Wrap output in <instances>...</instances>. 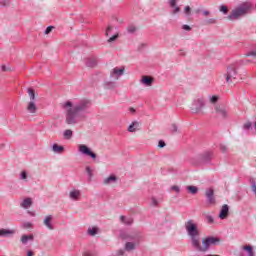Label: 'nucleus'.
Segmentation results:
<instances>
[{"mask_svg":"<svg viewBox=\"0 0 256 256\" xmlns=\"http://www.w3.org/2000/svg\"><path fill=\"white\" fill-rule=\"evenodd\" d=\"M220 151H221V153H227V151H229V148H227L225 145L221 144Z\"/></svg>","mask_w":256,"mask_h":256,"instance_id":"44","label":"nucleus"},{"mask_svg":"<svg viewBox=\"0 0 256 256\" xmlns=\"http://www.w3.org/2000/svg\"><path fill=\"white\" fill-rule=\"evenodd\" d=\"M109 35H113V26H108L105 31V36L109 37Z\"/></svg>","mask_w":256,"mask_h":256,"instance_id":"38","label":"nucleus"},{"mask_svg":"<svg viewBox=\"0 0 256 256\" xmlns=\"http://www.w3.org/2000/svg\"><path fill=\"white\" fill-rule=\"evenodd\" d=\"M104 87L106 89H113L115 87V82H113V81H106V82H104Z\"/></svg>","mask_w":256,"mask_h":256,"instance_id":"32","label":"nucleus"},{"mask_svg":"<svg viewBox=\"0 0 256 256\" xmlns=\"http://www.w3.org/2000/svg\"><path fill=\"white\" fill-rule=\"evenodd\" d=\"M123 73H125V68L115 67L110 72V79H112V81H117V79H119V77H121Z\"/></svg>","mask_w":256,"mask_h":256,"instance_id":"10","label":"nucleus"},{"mask_svg":"<svg viewBox=\"0 0 256 256\" xmlns=\"http://www.w3.org/2000/svg\"><path fill=\"white\" fill-rule=\"evenodd\" d=\"M252 191H253V193H256V183H255V181L252 182Z\"/></svg>","mask_w":256,"mask_h":256,"instance_id":"54","label":"nucleus"},{"mask_svg":"<svg viewBox=\"0 0 256 256\" xmlns=\"http://www.w3.org/2000/svg\"><path fill=\"white\" fill-rule=\"evenodd\" d=\"M140 124L138 121H134L132 122L129 126H128V132L129 133H135L136 131H139Z\"/></svg>","mask_w":256,"mask_h":256,"instance_id":"16","label":"nucleus"},{"mask_svg":"<svg viewBox=\"0 0 256 256\" xmlns=\"http://www.w3.org/2000/svg\"><path fill=\"white\" fill-rule=\"evenodd\" d=\"M86 67H97V58H88L86 60Z\"/></svg>","mask_w":256,"mask_h":256,"instance_id":"24","label":"nucleus"},{"mask_svg":"<svg viewBox=\"0 0 256 256\" xmlns=\"http://www.w3.org/2000/svg\"><path fill=\"white\" fill-rule=\"evenodd\" d=\"M27 225H31V223H27Z\"/></svg>","mask_w":256,"mask_h":256,"instance_id":"63","label":"nucleus"},{"mask_svg":"<svg viewBox=\"0 0 256 256\" xmlns=\"http://www.w3.org/2000/svg\"><path fill=\"white\" fill-rule=\"evenodd\" d=\"M184 12L186 13V15H191V7L190 6H185Z\"/></svg>","mask_w":256,"mask_h":256,"instance_id":"46","label":"nucleus"},{"mask_svg":"<svg viewBox=\"0 0 256 256\" xmlns=\"http://www.w3.org/2000/svg\"><path fill=\"white\" fill-rule=\"evenodd\" d=\"M130 113H135V108H129Z\"/></svg>","mask_w":256,"mask_h":256,"instance_id":"60","label":"nucleus"},{"mask_svg":"<svg viewBox=\"0 0 256 256\" xmlns=\"http://www.w3.org/2000/svg\"><path fill=\"white\" fill-rule=\"evenodd\" d=\"M63 109L66 111V123L67 125H75L78 123V118L91 107V102L87 99L80 100L78 103L73 105V102L67 101L62 104Z\"/></svg>","mask_w":256,"mask_h":256,"instance_id":"1","label":"nucleus"},{"mask_svg":"<svg viewBox=\"0 0 256 256\" xmlns=\"http://www.w3.org/2000/svg\"><path fill=\"white\" fill-rule=\"evenodd\" d=\"M127 31L128 33H135V31H137V28L133 25H130L127 27Z\"/></svg>","mask_w":256,"mask_h":256,"instance_id":"40","label":"nucleus"},{"mask_svg":"<svg viewBox=\"0 0 256 256\" xmlns=\"http://www.w3.org/2000/svg\"><path fill=\"white\" fill-rule=\"evenodd\" d=\"M252 127H253V123L251 122H246L243 124L244 131H249V129H252Z\"/></svg>","mask_w":256,"mask_h":256,"instance_id":"37","label":"nucleus"},{"mask_svg":"<svg viewBox=\"0 0 256 256\" xmlns=\"http://www.w3.org/2000/svg\"><path fill=\"white\" fill-rule=\"evenodd\" d=\"M205 196L207 199V203H209V205L215 204V190H213V188L207 189Z\"/></svg>","mask_w":256,"mask_h":256,"instance_id":"11","label":"nucleus"},{"mask_svg":"<svg viewBox=\"0 0 256 256\" xmlns=\"http://www.w3.org/2000/svg\"><path fill=\"white\" fill-rule=\"evenodd\" d=\"M171 189H172V191H176V193H179L181 191L179 186H172Z\"/></svg>","mask_w":256,"mask_h":256,"instance_id":"51","label":"nucleus"},{"mask_svg":"<svg viewBox=\"0 0 256 256\" xmlns=\"http://www.w3.org/2000/svg\"><path fill=\"white\" fill-rule=\"evenodd\" d=\"M111 183H117V176L110 175L109 177L103 180L104 185H111Z\"/></svg>","mask_w":256,"mask_h":256,"instance_id":"20","label":"nucleus"},{"mask_svg":"<svg viewBox=\"0 0 256 256\" xmlns=\"http://www.w3.org/2000/svg\"><path fill=\"white\" fill-rule=\"evenodd\" d=\"M120 237L121 239H128L129 241H137L139 242V239H141L140 233H129L127 230H120Z\"/></svg>","mask_w":256,"mask_h":256,"instance_id":"7","label":"nucleus"},{"mask_svg":"<svg viewBox=\"0 0 256 256\" xmlns=\"http://www.w3.org/2000/svg\"><path fill=\"white\" fill-rule=\"evenodd\" d=\"M52 151L54 153H58V155H61V153H63V151H65V147L60 146L58 144H53L52 145Z\"/></svg>","mask_w":256,"mask_h":256,"instance_id":"23","label":"nucleus"},{"mask_svg":"<svg viewBox=\"0 0 256 256\" xmlns=\"http://www.w3.org/2000/svg\"><path fill=\"white\" fill-rule=\"evenodd\" d=\"M30 215H35V214H33V213H30Z\"/></svg>","mask_w":256,"mask_h":256,"instance_id":"62","label":"nucleus"},{"mask_svg":"<svg viewBox=\"0 0 256 256\" xmlns=\"http://www.w3.org/2000/svg\"><path fill=\"white\" fill-rule=\"evenodd\" d=\"M243 250L246 251L247 256H255V251H253V246L246 245L243 247Z\"/></svg>","mask_w":256,"mask_h":256,"instance_id":"26","label":"nucleus"},{"mask_svg":"<svg viewBox=\"0 0 256 256\" xmlns=\"http://www.w3.org/2000/svg\"><path fill=\"white\" fill-rule=\"evenodd\" d=\"M220 242L221 240L218 237H207L202 240L203 246H201V242L198 244L196 251L199 253H206V251H209V247H211V245H219Z\"/></svg>","mask_w":256,"mask_h":256,"instance_id":"3","label":"nucleus"},{"mask_svg":"<svg viewBox=\"0 0 256 256\" xmlns=\"http://www.w3.org/2000/svg\"><path fill=\"white\" fill-rule=\"evenodd\" d=\"M186 225H195V223L193 222V220H188V221L186 222Z\"/></svg>","mask_w":256,"mask_h":256,"instance_id":"55","label":"nucleus"},{"mask_svg":"<svg viewBox=\"0 0 256 256\" xmlns=\"http://www.w3.org/2000/svg\"><path fill=\"white\" fill-rule=\"evenodd\" d=\"M85 170L88 175V183H91L93 180V169H91L90 166H86Z\"/></svg>","mask_w":256,"mask_h":256,"instance_id":"27","label":"nucleus"},{"mask_svg":"<svg viewBox=\"0 0 256 256\" xmlns=\"http://www.w3.org/2000/svg\"><path fill=\"white\" fill-rule=\"evenodd\" d=\"M20 179H27V172L25 171L21 172Z\"/></svg>","mask_w":256,"mask_h":256,"instance_id":"50","label":"nucleus"},{"mask_svg":"<svg viewBox=\"0 0 256 256\" xmlns=\"http://www.w3.org/2000/svg\"><path fill=\"white\" fill-rule=\"evenodd\" d=\"M237 65L231 64L230 66L227 67L226 73L224 74L226 83H233L235 79H237Z\"/></svg>","mask_w":256,"mask_h":256,"instance_id":"5","label":"nucleus"},{"mask_svg":"<svg viewBox=\"0 0 256 256\" xmlns=\"http://www.w3.org/2000/svg\"><path fill=\"white\" fill-rule=\"evenodd\" d=\"M48 229H50V231H53V229H55V227L53 225H47Z\"/></svg>","mask_w":256,"mask_h":256,"instance_id":"57","label":"nucleus"},{"mask_svg":"<svg viewBox=\"0 0 256 256\" xmlns=\"http://www.w3.org/2000/svg\"><path fill=\"white\" fill-rule=\"evenodd\" d=\"M203 107H205V99L197 98L193 100L190 109L192 113L196 114V113H201Z\"/></svg>","mask_w":256,"mask_h":256,"instance_id":"6","label":"nucleus"},{"mask_svg":"<svg viewBox=\"0 0 256 256\" xmlns=\"http://www.w3.org/2000/svg\"><path fill=\"white\" fill-rule=\"evenodd\" d=\"M31 205H33V200L31 198H26L21 202L20 207L23 209H29Z\"/></svg>","mask_w":256,"mask_h":256,"instance_id":"19","label":"nucleus"},{"mask_svg":"<svg viewBox=\"0 0 256 256\" xmlns=\"http://www.w3.org/2000/svg\"><path fill=\"white\" fill-rule=\"evenodd\" d=\"M99 234V228L97 226L89 227L88 228V235L91 237H95V235Z\"/></svg>","mask_w":256,"mask_h":256,"instance_id":"25","label":"nucleus"},{"mask_svg":"<svg viewBox=\"0 0 256 256\" xmlns=\"http://www.w3.org/2000/svg\"><path fill=\"white\" fill-rule=\"evenodd\" d=\"M27 93L30 97V101H35V90L33 88H28Z\"/></svg>","mask_w":256,"mask_h":256,"instance_id":"31","label":"nucleus"},{"mask_svg":"<svg viewBox=\"0 0 256 256\" xmlns=\"http://www.w3.org/2000/svg\"><path fill=\"white\" fill-rule=\"evenodd\" d=\"M219 101V96H210V102L217 103Z\"/></svg>","mask_w":256,"mask_h":256,"instance_id":"45","label":"nucleus"},{"mask_svg":"<svg viewBox=\"0 0 256 256\" xmlns=\"http://www.w3.org/2000/svg\"><path fill=\"white\" fill-rule=\"evenodd\" d=\"M78 151L82 155H86L87 157H90L93 160L97 159V154H95V152L91 151V148H89L87 145L80 144L78 146Z\"/></svg>","mask_w":256,"mask_h":256,"instance_id":"8","label":"nucleus"},{"mask_svg":"<svg viewBox=\"0 0 256 256\" xmlns=\"http://www.w3.org/2000/svg\"><path fill=\"white\" fill-rule=\"evenodd\" d=\"M53 29H55V27H53V26H48V27L46 28V30L44 31V34H45V35H49V33H51V31H53Z\"/></svg>","mask_w":256,"mask_h":256,"instance_id":"43","label":"nucleus"},{"mask_svg":"<svg viewBox=\"0 0 256 256\" xmlns=\"http://www.w3.org/2000/svg\"><path fill=\"white\" fill-rule=\"evenodd\" d=\"M33 239H35V236H33V234L22 235L20 241H21L22 245H27L29 243V241H33Z\"/></svg>","mask_w":256,"mask_h":256,"instance_id":"17","label":"nucleus"},{"mask_svg":"<svg viewBox=\"0 0 256 256\" xmlns=\"http://www.w3.org/2000/svg\"><path fill=\"white\" fill-rule=\"evenodd\" d=\"M69 197L72 199V201H78L79 197H81V192L79 190H72Z\"/></svg>","mask_w":256,"mask_h":256,"instance_id":"21","label":"nucleus"},{"mask_svg":"<svg viewBox=\"0 0 256 256\" xmlns=\"http://www.w3.org/2000/svg\"><path fill=\"white\" fill-rule=\"evenodd\" d=\"M152 205L153 207H157V205H159V201H157L155 198H152Z\"/></svg>","mask_w":256,"mask_h":256,"instance_id":"52","label":"nucleus"},{"mask_svg":"<svg viewBox=\"0 0 256 256\" xmlns=\"http://www.w3.org/2000/svg\"><path fill=\"white\" fill-rule=\"evenodd\" d=\"M182 29H184V31H191V26L187 25V24H184L182 26Z\"/></svg>","mask_w":256,"mask_h":256,"instance_id":"49","label":"nucleus"},{"mask_svg":"<svg viewBox=\"0 0 256 256\" xmlns=\"http://www.w3.org/2000/svg\"><path fill=\"white\" fill-rule=\"evenodd\" d=\"M64 137L65 139H71L73 137V131L68 129L64 131Z\"/></svg>","mask_w":256,"mask_h":256,"instance_id":"34","label":"nucleus"},{"mask_svg":"<svg viewBox=\"0 0 256 256\" xmlns=\"http://www.w3.org/2000/svg\"><path fill=\"white\" fill-rule=\"evenodd\" d=\"M125 249H126L127 251H135V243H133V242H127V243L125 244Z\"/></svg>","mask_w":256,"mask_h":256,"instance_id":"30","label":"nucleus"},{"mask_svg":"<svg viewBox=\"0 0 256 256\" xmlns=\"http://www.w3.org/2000/svg\"><path fill=\"white\" fill-rule=\"evenodd\" d=\"M120 222L123 223L124 225H133L135 221L133 220V217L131 216H120Z\"/></svg>","mask_w":256,"mask_h":256,"instance_id":"15","label":"nucleus"},{"mask_svg":"<svg viewBox=\"0 0 256 256\" xmlns=\"http://www.w3.org/2000/svg\"><path fill=\"white\" fill-rule=\"evenodd\" d=\"M206 23H207L208 25H215V23H217V19H215V18H210V19L206 20Z\"/></svg>","mask_w":256,"mask_h":256,"instance_id":"42","label":"nucleus"},{"mask_svg":"<svg viewBox=\"0 0 256 256\" xmlns=\"http://www.w3.org/2000/svg\"><path fill=\"white\" fill-rule=\"evenodd\" d=\"M27 256H33V252L32 251H28L27 252Z\"/></svg>","mask_w":256,"mask_h":256,"instance_id":"59","label":"nucleus"},{"mask_svg":"<svg viewBox=\"0 0 256 256\" xmlns=\"http://www.w3.org/2000/svg\"><path fill=\"white\" fill-rule=\"evenodd\" d=\"M11 5V0H0L1 7H9Z\"/></svg>","mask_w":256,"mask_h":256,"instance_id":"36","label":"nucleus"},{"mask_svg":"<svg viewBox=\"0 0 256 256\" xmlns=\"http://www.w3.org/2000/svg\"><path fill=\"white\" fill-rule=\"evenodd\" d=\"M188 235L191 237L192 247L197 251L201 240L199 239V230H197L196 225H189L186 227Z\"/></svg>","mask_w":256,"mask_h":256,"instance_id":"4","label":"nucleus"},{"mask_svg":"<svg viewBox=\"0 0 256 256\" xmlns=\"http://www.w3.org/2000/svg\"><path fill=\"white\" fill-rule=\"evenodd\" d=\"M205 219H206V223H209V224L214 223L213 216L211 215H206Z\"/></svg>","mask_w":256,"mask_h":256,"instance_id":"41","label":"nucleus"},{"mask_svg":"<svg viewBox=\"0 0 256 256\" xmlns=\"http://www.w3.org/2000/svg\"><path fill=\"white\" fill-rule=\"evenodd\" d=\"M219 11H221V13H224V15H227V13H229V8H227V6L225 5H221Z\"/></svg>","mask_w":256,"mask_h":256,"instance_id":"39","label":"nucleus"},{"mask_svg":"<svg viewBox=\"0 0 256 256\" xmlns=\"http://www.w3.org/2000/svg\"><path fill=\"white\" fill-rule=\"evenodd\" d=\"M246 57H256V51H250L246 54Z\"/></svg>","mask_w":256,"mask_h":256,"instance_id":"47","label":"nucleus"},{"mask_svg":"<svg viewBox=\"0 0 256 256\" xmlns=\"http://www.w3.org/2000/svg\"><path fill=\"white\" fill-rule=\"evenodd\" d=\"M169 6L174 9L172 11L173 15L179 13V11H181V8L179 6H177V0H168Z\"/></svg>","mask_w":256,"mask_h":256,"instance_id":"14","label":"nucleus"},{"mask_svg":"<svg viewBox=\"0 0 256 256\" xmlns=\"http://www.w3.org/2000/svg\"><path fill=\"white\" fill-rule=\"evenodd\" d=\"M177 131H178V127L176 126V124H172V132L177 133Z\"/></svg>","mask_w":256,"mask_h":256,"instance_id":"53","label":"nucleus"},{"mask_svg":"<svg viewBox=\"0 0 256 256\" xmlns=\"http://www.w3.org/2000/svg\"><path fill=\"white\" fill-rule=\"evenodd\" d=\"M203 15H205V17H207V16H209V15H210V12H209V11H207V10H204V11H203Z\"/></svg>","mask_w":256,"mask_h":256,"instance_id":"56","label":"nucleus"},{"mask_svg":"<svg viewBox=\"0 0 256 256\" xmlns=\"http://www.w3.org/2000/svg\"><path fill=\"white\" fill-rule=\"evenodd\" d=\"M227 217H229V205L224 204L220 210L219 218L227 219Z\"/></svg>","mask_w":256,"mask_h":256,"instance_id":"12","label":"nucleus"},{"mask_svg":"<svg viewBox=\"0 0 256 256\" xmlns=\"http://www.w3.org/2000/svg\"><path fill=\"white\" fill-rule=\"evenodd\" d=\"M250 11H253V4L251 2H244L231 11L227 16V20L238 21V19L245 17Z\"/></svg>","mask_w":256,"mask_h":256,"instance_id":"2","label":"nucleus"},{"mask_svg":"<svg viewBox=\"0 0 256 256\" xmlns=\"http://www.w3.org/2000/svg\"><path fill=\"white\" fill-rule=\"evenodd\" d=\"M26 229H29V227H31V226H24Z\"/></svg>","mask_w":256,"mask_h":256,"instance_id":"61","label":"nucleus"},{"mask_svg":"<svg viewBox=\"0 0 256 256\" xmlns=\"http://www.w3.org/2000/svg\"><path fill=\"white\" fill-rule=\"evenodd\" d=\"M215 111L217 117H220V119H227L229 117V110L225 106L217 105Z\"/></svg>","mask_w":256,"mask_h":256,"instance_id":"9","label":"nucleus"},{"mask_svg":"<svg viewBox=\"0 0 256 256\" xmlns=\"http://www.w3.org/2000/svg\"><path fill=\"white\" fill-rule=\"evenodd\" d=\"M1 69H2V71H8L7 66H5V65H2Z\"/></svg>","mask_w":256,"mask_h":256,"instance_id":"58","label":"nucleus"},{"mask_svg":"<svg viewBox=\"0 0 256 256\" xmlns=\"http://www.w3.org/2000/svg\"><path fill=\"white\" fill-rule=\"evenodd\" d=\"M119 39V32H115L109 39L108 43H113V41H117Z\"/></svg>","mask_w":256,"mask_h":256,"instance_id":"33","label":"nucleus"},{"mask_svg":"<svg viewBox=\"0 0 256 256\" xmlns=\"http://www.w3.org/2000/svg\"><path fill=\"white\" fill-rule=\"evenodd\" d=\"M15 233L14 229H0V237H13Z\"/></svg>","mask_w":256,"mask_h":256,"instance_id":"13","label":"nucleus"},{"mask_svg":"<svg viewBox=\"0 0 256 256\" xmlns=\"http://www.w3.org/2000/svg\"><path fill=\"white\" fill-rule=\"evenodd\" d=\"M51 221H53V215H48L44 219V225H51Z\"/></svg>","mask_w":256,"mask_h":256,"instance_id":"35","label":"nucleus"},{"mask_svg":"<svg viewBox=\"0 0 256 256\" xmlns=\"http://www.w3.org/2000/svg\"><path fill=\"white\" fill-rule=\"evenodd\" d=\"M28 113L35 114L37 113V104H35V101H30L27 106Z\"/></svg>","mask_w":256,"mask_h":256,"instance_id":"18","label":"nucleus"},{"mask_svg":"<svg viewBox=\"0 0 256 256\" xmlns=\"http://www.w3.org/2000/svg\"><path fill=\"white\" fill-rule=\"evenodd\" d=\"M165 141H163V140H159V142H158V147L160 148V149H163V147H165Z\"/></svg>","mask_w":256,"mask_h":256,"instance_id":"48","label":"nucleus"},{"mask_svg":"<svg viewBox=\"0 0 256 256\" xmlns=\"http://www.w3.org/2000/svg\"><path fill=\"white\" fill-rule=\"evenodd\" d=\"M186 189L191 195H197L199 191V188H197V186H187Z\"/></svg>","mask_w":256,"mask_h":256,"instance_id":"28","label":"nucleus"},{"mask_svg":"<svg viewBox=\"0 0 256 256\" xmlns=\"http://www.w3.org/2000/svg\"><path fill=\"white\" fill-rule=\"evenodd\" d=\"M141 83H143V85H146V87H151L153 85V78L149 76H144L141 79Z\"/></svg>","mask_w":256,"mask_h":256,"instance_id":"22","label":"nucleus"},{"mask_svg":"<svg viewBox=\"0 0 256 256\" xmlns=\"http://www.w3.org/2000/svg\"><path fill=\"white\" fill-rule=\"evenodd\" d=\"M212 158H213V153H211V152H206V153L203 155V161H204V163H209V161H211Z\"/></svg>","mask_w":256,"mask_h":256,"instance_id":"29","label":"nucleus"}]
</instances>
